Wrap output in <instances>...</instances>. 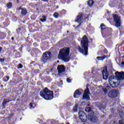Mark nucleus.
<instances>
[{
    "label": "nucleus",
    "mask_w": 124,
    "mask_h": 124,
    "mask_svg": "<svg viewBox=\"0 0 124 124\" xmlns=\"http://www.w3.org/2000/svg\"><path fill=\"white\" fill-rule=\"evenodd\" d=\"M115 75L116 79L119 82H115L114 81L115 80L114 76L110 77L109 78L108 82L112 88H117V87H119L120 82H122V81L124 80V72L119 73L118 72H116L115 73Z\"/></svg>",
    "instance_id": "f257e3e1"
},
{
    "label": "nucleus",
    "mask_w": 124,
    "mask_h": 124,
    "mask_svg": "<svg viewBox=\"0 0 124 124\" xmlns=\"http://www.w3.org/2000/svg\"><path fill=\"white\" fill-rule=\"evenodd\" d=\"M89 41L87 36L84 35L82 38V40L81 41V47L78 46L77 48L80 53H82L83 55L87 56L88 55Z\"/></svg>",
    "instance_id": "f03ea898"
},
{
    "label": "nucleus",
    "mask_w": 124,
    "mask_h": 124,
    "mask_svg": "<svg viewBox=\"0 0 124 124\" xmlns=\"http://www.w3.org/2000/svg\"><path fill=\"white\" fill-rule=\"evenodd\" d=\"M69 48L68 47L61 49L58 55V58L65 62H69Z\"/></svg>",
    "instance_id": "7ed1b4c3"
},
{
    "label": "nucleus",
    "mask_w": 124,
    "mask_h": 124,
    "mask_svg": "<svg viewBox=\"0 0 124 124\" xmlns=\"http://www.w3.org/2000/svg\"><path fill=\"white\" fill-rule=\"evenodd\" d=\"M40 95L41 97L44 98L46 100H51L53 99L54 96L53 95V91H51L46 88L44 90H42L40 93Z\"/></svg>",
    "instance_id": "20e7f679"
},
{
    "label": "nucleus",
    "mask_w": 124,
    "mask_h": 124,
    "mask_svg": "<svg viewBox=\"0 0 124 124\" xmlns=\"http://www.w3.org/2000/svg\"><path fill=\"white\" fill-rule=\"evenodd\" d=\"M113 17L114 22L115 24V27H116V28H120V27L122 26V20H121V17L117 15H114Z\"/></svg>",
    "instance_id": "39448f33"
},
{
    "label": "nucleus",
    "mask_w": 124,
    "mask_h": 124,
    "mask_svg": "<svg viewBox=\"0 0 124 124\" xmlns=\"http://www.w3.org/2000/svg\"><path fill=\"white\" fill-rule=\"evenodd\" d=\"M51 57H52L51 52H45L43 54V57L41 59V62H42L44 63H45V62H46L48 60H50Z\"/></svg>",
    "instance_id": "423d86ee"
},
{
    "label": "nucleus",
    "mask_w": 124,
    "mask_h": 124,
    "mask_svg": "<svg viewBox=\"0 0 124 124\" xmlns=\"http://www.w3.org/2000/svg\"><path fill=\"white\" fill-rule=\"evenodd\" d=\"M108 94L110 98H115V97H117V96H118V94H119V91L116 90H111L108 93Z\"/></svg>",
    "instance_id": "0eeeda50"
},
{
    "label": "nucleus",
    "mask_w": 124,
    "mask_h": 124,
    "mask_svg": "<svg viewBox=\"0 0 124 124\" xmlns=\"http://www.w3.org/2000/svg\"><path fill=\"white\" fill-rule=\"evenodd\" d=\"M78 116L79 119H80L81 121L83 123H85V122L87 121L88 118L87 117V115L86 113L82 111H80L78 112Z\"/></svg>",
    "instance_id": "6e6552de"
},
{
    "label": "nucleus",
    "mask_w": 124,
    "mask_h": 124,
    "mask_svg": "<svg viewBox=\"0 0 124 124\" xmlns=\"http://www.w3.org/2000/svg\"><path fill=\"white\" fill-rule=\"evenodd\" d=\"M91 113L92 115H91V113L89 114L88 119L89 120V121H91V122L94 123V124L97 123V118L93 116V111L91 112Z\"/></svg>",
    "instance_id": "1a4fd4ad"
},
{
    "label": "nucleus",
    "mask_w": 124,
    "mask_h": 124,
    "mask_svg": "<svg viewBox=\"0 0 124 124\" xmlns=\"http://www.w3.org/2000/svg\"><path fill=\"white\" fill-rule=\"evenodd\" d=\"M90 93L89 92V89H87L85 90L82 99H85L86 100H89L90 99Z\"/></svg>",
    "instance_id": "9d476101"
},
{
    "label": "nucleus",
    "mask_w": 124,
    "mask_h": 124,
    "mask_svg": "<svg viewBox=\"0 0 124 124\" xmlns=\"http://www.w3.org/2000/svg\"><path fill=\"white\" fill-rule=\"evenodd\" d=\"M102 74H103V78L104 80H106L108 78V75L109 74H108V72L107 71V67H105L104 68L103 71H102Z\"/></svg>",
    "instance_id": "9b49d317"
},
{
    "label": "nucleus",
    "mask_w": 124,
    "mask_h": 124,
    "mask_svg": "<svg viewBox=\"0 0 124 124\" xmlns=\"http://www.w3.org/2000/svg\"><path fill=\"white\" fill-rule=\"evenodd\" d=\"M57 69L59 73H62L65 71V67L63 65H58L57 67Z\"/></svg>",
    "instance_id": "f8f14e48"
},
{
    "label": "nucleus",
    "mask_w": 124,
    "mask_h": 124,
    "mask_svg": "<svg viewBox=\"0 0 124 124\" xmlns=\"http://www.w3.org/2000/svg\"><path fill=\"white\" fill-rule=\"evenodd\" d=\"M82 94L81 92L79 91V90H77L74 93V98H78L80 95Z\"/></svg>",
    "instance_id": "ddd939ff"
},
{
    "label": "nucleus",
    "mask_w": 124,
    "mask_h": 124,
    "mask_svg": "<svg viewBox=\"0 0 124 124\" xmlns=\"http://www.w3.org/2000/svg\"><path fill=\"white\" fill-rule=\"evenodd\" d=\"M83 19V15L82 14H78V15L77 16V18L76 19V22L79 23V22H81Z\"/></svg>",
    "instance_id": "4468645a"
},
{
    "label": "nucleus",
    "mask_w": 124,
    "mask_h": 124,
    "mask_svg": "<svg viewBox=\"0 0 124 124\" xmlns=\"http://www.w3.org/2000/svg\"><path fill=\"white\" fill-rule=\"evenodd\" d=\"M21 10V14L22 15H26L27 14V10L26 9H23L22 7H20L18 8V10Z\"/></svg>",
    "instance_id": "2eb2a0df"
},
{
    "label": "nucleus",
    "mask_w": 124,
    "mask_h": 124,
    "mask_svg": "<svg viewBox=\"0 0 124 124\" xmlns=\"http://www.w3.org/2000/svg\"><path fill=\"white\" fill-rule=\"evenodd\" d=\"M46 18V16H43L42 17V18L40 19V21L42 22V23H44V22H46V20H47Z\"/></svg>",
    "instance_id": "dca6fc26"
},
{
    "label": "nucleus",
    "mask_w": 124,
    "mask_h": 124,
    "mask_svg": "<svg viewBox=\"0 0 124 124\" xmlns=\"http://www.w3.org/2000/svg\"><path fill=\"white\" fill-rule=\"evenodd\" d=\"M105 58H106V56H104L103 57L102 56H99L97 57L96 58L97 60H98V61H103V60H104L105 59Z\"/></svg>",
    "instance_id": "f3484780"
},
{
    "label": "nucleus",
    "mask_w": 124,
    "mask_h": 124,
    "mask_svg": "<svg viewBox=\"0 0 124 124\" xmlns=\"http://www.w3.org/2000/svg\"><path fill=\"white\" fill-rule=\"evenodd\" d=\"M78 110V105H76L74 107H73V112H77V111Z\"/></svg>",
    "instance_id": "a211bd4d"
},
{
    "label": "nucleus",
    "mask_w": 124,
    "mask_h": 124,
    "mask_svg": "<svg viewBox=\"0 0 124 124\" xmlns=\"http://www.w3.org/2000/svg\"><path fill=\"white\" fill-rule=\"evenodd\" d=\"M88 5L89 6H93V1L92 0H90L88 1Z\"/></svg>",
    "instance_id": "6ab92c4d"
},
{
    "label": "nucleus",
    "mask_w": 124,
    "mask_h": 124,
    "mask_svg": "<svg viewBox=\"0 0 124 124\" xmlns=\"http://www.w3.org/2000/svg\"><path fill=\"white\" fill-rule=\"evenodd\" d=\"M8 102H10V100L6 101L4 100L2 103L3 106H5V105H6Z\"/></svg>",
    "instance_id": "aec40b11"
},
{
    "label": "nucleus",
    "mask_w": 124,
    "mask_h": 124,
    "mask_svg": "<svg viewBox=\"0 0 124 124\" xmlns=\"http://www.w3.org/2000/svg\"><path fill=\"white\" fill-rule=\"evenodd\" d=\"M109 89H110V87L109 86H107L106 87V88H103V90L104 93H107V91H108V90H109Z\"/></svg>",
    "instance_id": "412c9836"
},
{
    "label": "nucleus",
    "mask_w": 124,
    "mask_h": 124,
    "mask_svg": "<svg viewBox=\"0 0 124 124\" xmlns=\"http://www.w3.org/2000/svg\"><path fill=\"white\" fill-rule=\"evenodd\" d=\"M8 8H11L12 7V4L11 2H9L7 4Z\"/></svg>",
    "instance_id": "4be33fe9"
},
{
    "label": "nucleus",
    "mask_w": 124,
    "mask_h": 124,
    "mask_svg": "<svg viewBox=\"0 0 124 124\" xmlns=\"http://www.w3.org/2000/svg\"><path fill=\"white\" fill-rule=\"evenodd\" d=\"M117 123L116 122H113V124H116ZM119 124H124V121L123 120H120L119 121Z\"/></svg>",
    "instance_id": "5701e85b"
},
{
    "label": "nucleus",
    "mask_w": 124,
    "mask_h": 124,
    "mask_svg": "<svg viewBox=\"0 0 124 124\" xmlns=\"http://www.w3.org/2000/svg\"><path fill=\"white\" fill-rule=\"evenodd\" d=\"M53 16H54V18H58V17H59V14L58 13H55L53 14Z\"/></svg>",
    "instance_id": "b1692460"
},
{
    "label": "nucleus",
    "mask_w": 124,
    "mask_h": 124,
    "mask_svg": "<svg viewBox=\"0 0 124 124\" xmlns=\"http://www.w3.org/2000/svg\"><path fill=\"white\" fill-rule=\"evenodd\" d=\"M91 110H92V109L90 107H89L86 109V111L88 113H90L91 112Z\"/></svg>",
    "instance_id": "393cba45"
},
{
    "label": "nucleus",
    "mask_w": 124,
    "mask_h": 124,
    "mask_svg": "<svg viewBox=\"0 0 124 124\" xmlns=\"http://www.w3.org/2000/svg\"><path fill=\"white\" fill-rule=\"evenodd\" d=\"M20 68H23V65H22V64H18V69H20Z\"/></svg>",
    "instance_id": "a878e982"
},
{
    "label": "nucleus",
    "mask_w": 124,
    "mask_h": 124,
    "mask_svg": "<svg viewBox=\"0 0 124 124\" xmlns=\"http://www.w3.org/2000/svg\"><path fill=\"white\" fill-rule=\"evenodd\" d=\"M29 106L30 107V109H34V107L33 106H32V104L30 103L29 104Z\"/></svg>",
    "instance_id": "bb28decb"
},
{
    "label": "nucleus",
    "mask_w": 124,
    "mask_h": 124,
    "mask_svg": "<svg viewBox=\"0 0 124 124\" xmlns=\"http://www.w3.org/2000/svg\"><path fill=\"white\" fill-rule=\"evenodd\" d=\"M100 27H101V29L102 31V30H104L105 28H103V27H105V25H104V24H102L101 25Z\"/></svg>",
    "instance_id": "cd10ccee"
},
{
    "label": "nucleus",
    "mask_w": 124,
    "mask_h": 124,
    "mask_svg": "<svg viewBox=\"0 0 124 124\" xmlns=\"http://www.w3.org/2000/svg\"><path fill=\"white\" fill-rule=\"evenodd\" d=\"M67 83H71V79L68 78L66 79Z\"/></svg>",
    "instance_id": "c85d7f7f"
},
{
    "label": "nucleus",
    "mask_w": 124,
    "mask_h": 124,
    "mask_svg": "<svg viewBox=\"0 0 124 124\" xmlns=\"http://www.w3.org/2000/svg\"><path fill=\"white\" fill-rule=\"evenodd\" d=\"M4 61H5V58L3 59L0 58V62H4Z\"/></svg>",
    "instance_id": "c756f323"
},
{
    "label": "nucleus",
    "mask_w": 124,
    "mask_h": 124,
    "mask_svg": "<svg viewBox=\"0 0 124 124\" xmlns=\"http://www.w3.org/2000/svg\"><path fill=\"white\" fill-rule=\"evenodd\" d=\"M121 113H119V115L120 116V117H123L124 116V113L123 112H121Z\"/></svg>",
    "instance_id": "7c9ffc66"
},
{
    "label": "nucleus",
    "mask_w": 124,
    "mask_h": 124,
    "mask_svg": "<svg viewBox=\"0 0 124 124\" xmlns=\"http://www.w3.org/2000/svg\"><path fill=\"white\" fill-rule=\"evenodd\" d=\"M9 80V77H6V81H8Z\"/></svg>",
    "instance_id": "2f4dec72"
},
{
    "label": "nucleus",
    "mask_w": 124,
    "mask_h": 124,
    "mask_svg": "<svg viewBox=\"0 0 124 124\" xmlns=\"http://www.w3.org/2000/svg\"><path fill=\"white\" fill-rule=\"evenodd\" d=\"M1 50H2V48L0 47V53L1 52Z\"/></svg>",
    "instance_id": "473e14b6"
},
{
    "label": "nucleus",
    "mask_w": 124,
    "mask_h": 124,
    "mask_svg": "<svg viewBox=\"0 0 124 124\" xmlns=\"http://www.w3.org/2000/svg\"><path fill=\"white\" fill-rule=\"evenodd\" d=\"M43 1H48V0H42Z\"/></svg>",
    "instance_id": "72a5a7b5"
},
{
    "label": "nucleus",
    "mask_w": 124,
    "mask_h": 124,
    "mask_svg": "<svg viewBox=\"0 0 124 124\" xmlns=\"http://www.w3.org/2000/svg\"><path fill=\"white\" fill-rule=\"evenodd\" d=\"M122 64H123L124 65V62H122Z\"/></svg>",
    "instance_id": "f704fd0d"
},
{
    "label": "nucleus",
    "mask_w": 124,
    "mask_h": 124,
    "mask_svg": "<svg viewBox=\"0 0 124 124\" xmlns=\"http://www.w3.org/2000/svg\"><path fill=\"white\" fill-rule=\"evenodd\" d=\"M12 40H14V38H12Z\"/></svg>",
    "instance_id": "c9c22d12"
},
{
    "label": "nucleus",
    "mask_w": 124,
    "mask_h": 124,
    "mask_svg": "<svg viewBox=\"0 0 124 124\" xmlns=\"http://www.w3.org/2000/svg\"><path fill=\"white\" fill-rule=\"evenodd\" d=\"M67 124H70V123H67Z\"/></svg>",
    "instance_id": "e433bc0d"
}]
</instances>
